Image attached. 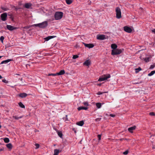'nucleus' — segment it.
<instances>
[{"instance_id": "37", "label": "nucleus", "mask_w": 155, "mask_h": 155, "mask_svg": "<svg viewBox=\"0 0 155 155\" xmlns=\"http://www.w3.org/2000/svg\"><path fill=\"white\" fill-rule=\"evenodd\" d=\"M44 39L45 40V41H47L50 39L49 37L48 36V37L45 38H44Z\"/></svg>"}, {"instance_id": "9", "label": "nucleus", "mask_w": 155, "mask_h": 155, "mask_svg": "<svg viewBox=\"0 0 155 155\" xmlns=\"http://www.w3.org/2000/svg\"><path fill=\"white\" fill-rule=\"evenodd\" d=\"M97 38L98 40H103L105 39V35H97Z\"/></svg>"}, {"instance_id": "47", "label": "nucleus", "mask_w": 155, "mask_h": 155, "mask_svg": "<svg viewBox=\"0 0 155 155\" xmlns=\"http://www.w3.org/2000/svg\"><path fill=\"white\" fill-rule=\"evenodd\" d=\"M110 116L112 117H114L115 116V114H110Z\"/></svg>"}, {"instance_id": "4", "label": "nucleus", "mask_w": 155, "mask_h": 155, "mask_svg": "<svg viewBox=\"0 0 155 155\" xmlns=\"http://www.w3.org/2000/svg\"><path fill=\"white\" fill-rule=\"evenodd\" d=\"M110 77V75L109 74H105L104 76H102L100 78H99L98 81H102L107 80L108 78Z\"/></svg>"}, {"instance_id": "20", "label": "nucleus", "mask_w": 155, "mask_h": 155, "mask_svg": "<svg viewBox=\"0 0 155 155\" xmlns=\"http://www.w3.org/2000/svg\"><path fill=\"white\" fill-rule=\"evenodd\" d=\"M117 45L115 44H112L111 45V48L113 49V50H115L117 49Z\"/></svg>"}, {"instance_id": "46", "label": "nucleus", "mask_w": 155, "mask_h": 155, "mask_svg": "<svg viewBox=\"0 0 155 155\" xmlns=\"http://www.w3.org/2000/svg\"><path fill=\"white\" fill-rule=\"evenodd\" d=\"M30 26H25L24 27V28L25 29H28L30 28Z\"/></svg>"}, {"instance_id": "48", "label": "nucleus", "mask_w": 155, "mask_h": 155, "mask_svg": "<svg viewBox=\"0 0 155 155\" xmlns=\"http://www.w3.org/2000/svg\"><path fill=\"white\" fill-rule=\"evenodd\" d=\"M97 94L98 95H101L102 94V93L100 91H99L98 92V93Z\"/></svg>"}, {"instance_id": "1", "label": "nucleus", "mask_w": 155, "mask_h": 155, "mask_svg": "<svg viewBox=\"0 0 155 155\" xmlns=\"http://www.w3.org/2000/svg\"><path fill=\"white\" fill-rule=\"evenodd\" d=\"M48 25L47 21H45L42 23L35 24L34 25L36 27H38L40 28H45L47 27Z\"/></svg>"}, {"instance_id": "41", "label": "nucleus", "mask_w": 155, "mask_h": 155, "mask_svg": "<svg viewBox=\"0 0 155 155\" xmlns=\"http://www.w3.org/2000/svg\"><path fill=\"white\" fill-rule=\"evenodd\" d=\"M101 135L100 134H99L97 135V137L98 138V140L99 141L100 140H101Z\"/></svg>"}, {"instance_id": "44", "label": "nucleus", "mask_w": 155, "mask_h": 155, "mask_svg": "<svg viewBox=\"0 0 155 155\" xmlns=\"http://www.w3.org/2000/svg\"><path fill=\"white\" fill-rule=\"evenodd\" d=\"M101 118H97L95 119V121L97 122L99 121H100V120H101Z\"/></svg>"}, {"instance_id": "32", "label": "nucleus", "mask_w": 155, "mask_h": 155, "mask_svg": "<svg viewBox=\"0 0 155 155\" xmlns=\"http://www.w3.org/2000/svg\"><path fill=\"white\" fill-rule=\"evenodd\" d=\"M4 39V37L3 36H2L0 38V40L1 41V42L3 43V40Z\"/></svg>"}, {"instance_id": "36", "label": "nucleus", "mask_w": 155, "mask_h": 155, "mask_svg": "<svg viewBox=\"0 0 155 155\" xmlns=\"http://www.w3.org/2000/svg\"><path fill=\"white\" fill-rule=\"evenodd\" d=\"M1 8L2 10H3L4 11H6L8 10V8H6L4 7H2Z\"/></svg>"}, {"instance_id": "17", "label": "nucleus", "mask_w": 155, "mask_h": 155, "mask_svg": "<svg viewBox=\"0 0 155 155\" xmlns=\"http://www.w3.org/2000/svg\"><path fill=\"white\" fill-rule=\"evenodd\" d=\"M76 124L78 126H82L84 124V122L83 120L77 122Z\"/></svg>"}, {"instance_id": "52", "label": "nucleus", "mask_w": 155, "mask_h": 155, "mask_svg": "<svg viewBox=\"0 0 155 155\" xmlns=\"http://www.w3.org/2000/svg\"><path fill=\"white\" fill-rule=\"evenodd\" d=\"M2 77L0 75V79L2 78Z\"/></svg>"}, {"instance_id": "10", "label": "nucleus", "mask_w": 155, "mask_h": 155, "mask_svg": "<svg viewBox=\"0 0 155 155\" xmlns=\"http://www.w3.org/2000/svg\"><path fill=\"white\" fill-rule=\"evenodd\" d=\"M28 94L25 93H21L18 94V96L21 98H24L26 97Z\"/></svg>"}, {"instance_id": "38", "label": "nucleus", "mask_w": 155, "mask_h": 155, "mask_svg": "<svg viewBox=\"0 0 155 155\" xmlns=\"http://www.w3.org/2000/svg\"><path fill=\"white\" fill-rule=\"evenodd\" d=\"M63 119L64 120H65V121L68 120V115H66L65 117L63 118Z\"/></svg>"}, {"instance_id": "22", "label": "nucleus", "mask_w": 155, "mask_h": 155, "mask_svg": "<svg viewBox=\"0 0 155 155\" xmlns=\"http://www.w3.org/2000/svg\"><path fill=\"white\" fill-rule=\"evenodd\" d=\"M19 106L22 108H25V106L21 102H19L18 103Z\"/></svg>"}, {"instance_id": "11", "label": "nucleus", "mask_w": 155, "mask_h": 155, "mask_svg": "<svg viewBox=\"0 0 155 155\" xmlns=\"http://www.w3.org/2000/svg\"><path fill=\"white\" fill-rule=\"evenodd\" d=\"M83 44L85 47H87L89 48H92L94 46V45L92 44H86L83 43Z\"/></svg>"}, {"instance_id": "27", "label": "nucleus", "mask_w": 155, "mask_h": 155, "mask_svg": "<svg viewBox=\"0 0 155 155\" xmlns=\"http://www.w3.org/2000/svg\"><path fill=\"white\" fill-rule=\"evenodd\" d=\"M58 136L61 138H62L63 134L61 131L58 132Z\"/></svg>"}, {"instance_id": "23", "label": "nucleus", "mask_w": 155, "mask_h": 155, "mask_svg": "<svg viewBox=\"0 0 155 155\" xmlns=\"http://www.w3.org/2000/svg\"><path fill=\"white\" fill-rule=\"evenodd\" d=\"M23 117V116H21L20 117H18L16 116H13V117L16 120H18L19 119H21Z\"/></svg>"}, {"instance_id": "15", "label": "nucleus", "mask_w": 155, "mask_h": 155, "mask_svg": "<svg viewBox=\"0 0 155 155\" xmlns=\"http://www.w3.org/2000/svg\"><path fill=\"white\" fill-rule=\"evenodd\" d=\"M83 64L87 66H89L91 64L90 61L89 60H87L84 62Z\"/></svg>"}, {"instance_id": "54", "label": "nucleus", "mask_w": 155, "mask_h": 155, "mask_svg": "<svg viewBox=\"0 0 155 155\" xmlns=\"http://www.w3.org/2000/svg\"><path fill=\"white\" fill-rule=\"evenodd\" d=\"M2 57V56H0V59Z\"/></svg>"}, {"instance_id": "49", "label": "nucleus", "mask_w": 155, "mask_h": 155, "mask_svg": "<svg viewBox=\"0 0 155 155\" xmlns=\"http://www.w3.org/2000/svg\"><path fill=\"white\" fill-rule=\"evenodd\" d=\"M152 32L154 33V34H155V29L152 30Z\"/></svg>"}, {"instance_id": "19", "label": "nucleus", "mask_w": 155, "mask_h": 155, "mask_svg": "<svg viewBox=\"0 0 155 155\" xmlns=\"http://www.w3.org/2000/svg\"><path fill=\"white\" fill-rule=\"evenodd\" d=\"M31 4L30 3H25V7L27 8H29L31 6Z\"/></svg>"}, {"instance_id": "3", "label": "nucleus", "mask_w": 155, "mask_h": 155, "mask_svg": "<svg viewBox=\"0 0 155 155\" xmlns=\"http://www.w3.org/2000/svg\"><path fill=\"white\" fill-rule=\"evenodd\" d=\"M115 12H116V18L119 19L121 17V12L120 8L117 7L115 9Z\"/></svg>"}, {"instance_id": "21", "label": "nucleus", "mask_w": 155, "mask_h": 155, "mask_svg": "<svg viewBox=\"0 0 155 155\" xmlns=\"http://www.w3.org/2000/svg\"><path fill=\"white\" fill-rule=\"evenodd\" d=\"M6 145L7 147L9 149H11L12 147V145L11 143L7 144Z\"/></svg>"}, {"instance_id": "25", "label": "nucleus", "mask_w": 155, "mask_h": 155, "mask_svg": "<svg viewBox=\"0 0 155 155\" xmlns=\"http://www.w3.org/2000/svg\"><path fill=\"white\" fill-rule=\"evenodd\" d=\"M67 4L70 5L72 2V0H65Z\"/></svg>"}, {"instance_id": "34", "label": "nucleus", "mask_w": 155, "mask_h": 155, "mask_svg": "<svg viewBox=\"0 0 155 155\" xmlns=\"http://www.w3.org/2000/svg\"><path fill=\"white\" fill-rule=\"evenodd\" d=\"M155 67V64L150 65V68L151 69H153Z\"/></svg>"}, {"instance_id": "55", "label": "nucleus", "mask_w": 155, "mask_h": 155, "mask_svg": "<svg viewBox=\"0 0 155 155\" xmlns=\"http://www.w3.org/2000/svg\"><path fill=\"white\" fill-rule=\"evenodd\" d=\"M11 87H13V86H11Z\"/></svg>"}, {"instance_id": "16", "label": "nucleus", "mask_w": 155, "mask_h": 155, "mask_svg": "<svg viewBox=\"0 0 155 155\" xmlns=\"http://www.w3.org/2000/svg\"><path fill=\"white\" fill-rule=\"evenodd\" d=\"M65 71L64 70H61L59 72L56 73V74L58 75H60L64 74L65 73Z\"/></svg>"}, {"instance_id": "6", "label": "nucleus", "mask_w": 155, "mask_h": 155, "mask_svg": "<svg viewBox=\"0 0 155 155\" xmlns=\"http://www.w3.org/2000/svg\"><path fill=\"white\" fill-rule=\"evenodd\" d=\"M7 15L6 13L5 12L1 15V20L3 21H5L7 19Z\"/></svg>"}, {"instance_id": "51", "label": "nucleus", "mask_w": 155, "mask_h": 155, "mask_svg": "<svg viewBox=\"0 0 155 155\" xmlns=\"http://www.w3.org/2000/svg\"><path fill=\"white\" fill-rule=\"evenodd\" d=\"M97 86H101V84H97Z\"/></svg>"}, {"instance_id": "30", "label": "nucleus", "mask_w": 155, "mask_h": 155, "mask_svg": "<svg viewBox=\"0 0 155 155\" xmlns=\"http://www.w3.org/2000/svg\"><path fill=\"white\" fill-rule=\"evenodd\" d=\"M56 75H57V74H56V73H55V74H53V73L49 74H48V76H56Z\"/></svg>"}, {"instance_id": "56", "label": "nucleus", "mask_w": 155, "mask_h": 155, "mask_svg": "<svg viewBox=\"0 0 155 155\" xmlns=\"http://www.w3.org/2000/svg\"><path fill=\"white\" fill-rule=\"evenodd\" d=\"M17 75H19V74H17Z\"/></svg>"}, {"instance_id": "29", "label": "nucleus", "mask_w": 155, "mask_h": 155, "mask_svg": "<svg viewBox=\"0 0 155 155\" xmlns=\"http://www.w3.org/2000/svg\"><path fill=\"white\" fill-rule=\"evenodd\" d=\"M141 68L140 67H139L138 68H137L135 69V70L136 73H138V72H139L141 70Z\"/></svg>"}, {"instance_id": "2", "label": "nucleus", "mask_w": 155, "mask_h": 155, "mask_svg": "<svg viewBox=\"0 0 155 155\" xmlns=\"http://www.w3.org/2000/svg\"><path fill=\"white\" fill-rule=\"evenodd\" d=\"M63 13L61 12H56L54 15L55 19L58 20L61 19L63 17Z\"/></svg>"}, {"instance_id": "8", "label": "nucleus", "mask_w": 155, "mask_h": 155, "mask_svg": "<svg viewBox=\"0 0 155 155\" xmlns=\"http://www.w3.org/2000/svg\"><path fill=\"white\" fill-rule=\"evenodd\" d=\"M6 27L8 30L10 31H12L17 28L16 27H14L9 25H7Z\"/></svg>"}, {"instance_id": "50", "label": "nucleus", "mask_w": 155, "mask_h": 155, "mask_svg": "<svg viewBox=\"0 0 155 155\" xmlns=\"http://www.w3.org/2000/svg\"><path fill=\"white\" fill-rule=\"evenodd\" d=\"M10 18L11 19L12 21H13V17L12 16H11L10 17Z\"/></svg>"}, {"instance_id": "43", "label": "nucleus", "mask_w": 155, "mask_h": 155, "mask_svg": "<svg viewBox=\"0 0 155 155\" xmlns=\"http://www.w3.org/2000/svg\"><path fill=\"white\" fill-rule=\"evenodd\" d=\"M144 61L146 62L149 61V58H145L144 59Z\"/></svg>"}, {"instance_id": "40", "label": "nucleus", "mask_w": 155, "mask_h": 155, "mask_svg": "<svg viewBox=\"0 0 155 155\" xmlns=\"http://www.w3.org/2000/svg\"><path fill=\"white\" fill-rule=\"evenodd\" d=\"M35 145L36 147L35 148L36 149H37L39 147V145L38 143H35Z\"/></svg>"}, {"instance_id": "12", "label": "nucleus", "mask_w": 155, "mask_h": 155, "mask_svg": "<svg viewBox=\"0 0 155 155\" xmlns=\"http://www.w3.org/2000/svg\"><path fill=\"white\" fill-rule=\"evenodd\" d=\"M136 127L135 126H134L133 127H129L128 129V131L131 133L133 132V130H135L136 128Z\"/></svg>"}, {"instance_id": "39", "label": "nucleus", "mask_w": 155, "mask_h": 155, "mask_svg": "<svg viewBox=\"0 0 155 155\" xmlns=\"http://www.w3.org/2000/svg\"><path fill=\"white\" fill-rule=\"evenodd\" d=\"M149 115L150 116H154L155 115V114L154 112H151L149 113Z\"/></svg>"}, {"instance_id": "31", "label": "nucleus", "mask_w": 155, "mask_h": 155, "mask_svg": "<svg viewBox=\"0 0 155 155\" xmlns=\"http://www.w3.org/2000/svg\"><path fill=\"white\" fill-rule=\"evenodd\" d=\"M83 104L85 106H88L89 105L88 102L87 101L83 102Z\"/></svg>"}, {"instance_id": "28", "label": "nucleus", "mask_w": 155, "mask_h": 155, "mask_svg": "<svg viewBox=\"0 0 155 155\" xmlns=\"http://www.w3.org/2000/svg\"><path fill=\"white\" fill-rule=\"evenodd\" d=\"M5 142L6 143H8L9 142V140L8 138H5L4 139Z\"/></svg>"}, {"instance_id": "5", "label": "nucleus", "mask_w": 155, "mask_h": 155, "mask_svg": "<svg viewBox=\"0 0 155 155\" xmlns=\"http://www.w3.org/2000/svg\"><path fill=\"white\" fill-rule=\"evenodd\" d=\"M122 50L121 49H116L115 50H112L111 51V54L113 55H117L121 54Z\"/></svg>"}, {"instance_id": "18", "label": "nucleus", "mask_w": 155, "mask_h": 155, "mask_svg": "<svg viewBox=\"0 0 155 155\" xmlns=\"http://www.w3.org/2000/svg\"><path fill=\"white\" fill-rule=\"evenodd\" d=\"M60 152L59 150L58 149H55L54 150V153L53 155H58Z\"/></svg>"}, {"instance_id": "13", "label": "nucleus", "mask_w": 155, "mask_h": 155, "mask_svg": "<svg viewBox=\"0 0 155 155\" xmlns=\"http://www.w3.org/2000/svg\"><path fill=\"white\" fill-rule=\"evenodd\" d=\"M12 60H13L12 59H7V60H4V61H2L0 63V64H6L8 62H9L10 61H12Z\"/></svg>"}, {"instance_id": "35", "label": "nucleus", "mask_w": 155, "mask_h": 155, "mask_svg": "<svg viewBox=\"0 0 155 155\" xmlns=\"http://www.w3.org/2000/svg\"><path fill=\"white\" fill-rule=\"evenodd\" d=\"M2 81L5 83H8V81H7L5 79H3L2 80Z\"/></svg>"}, {"instance_id": "53", "label": "nucleus", "mask_w": 155, "mask_h": 155, "mask_svg": "<svg viewBox=\"0 0 155 155\" xmlns=\"http://www.w3.org/2000/svg\"><path fill=\"white\" fill-rule=\"evenodd\" d=\"M1 126L0 125V129L1 128Z\"/></svg>"}, {"instance_id": "45", "label": "nucleus", "mask_w": 155, "mask_h": 155, "mask_svg": "<svg viewBox=\"0 0 155 155\" xmlns=\"http://www.w3.org/2000/svg\"><path fill=\"white\" fill-rule=\"evenodd\" d=\"M49 37L50 39H52V38H54L56 36H49Z\"/></svg>"}, {"instance_id": "26", "label": "nucleus", "mask_w": 155, "mask_h": 155, "mask_svg": "<svg viewBox=\"0 0 155 155\" xmlns=\"http://www.w3.org/2000/svg\"><path fill=\"white\" fill-rule=\"evenodd\" d=\"M96 106L98 108H100L101 106V104L100 103H97L96 104Z\"/></svg>"}, {"instance_id": "7", "label": "nucleus", "mask_w": 155, "mask_h": 155, "mask_svg": "<svg viewBox=\"0 0 155 155\" xmlns=\"http://www.w3.org/2000/svg\"><path fill=\"white\" fill-rule=\"evenodd\" d=\"M124 30L126 32L130 33L132 31V29L130 27L127 26H125L124 27Z\"/></svg>"}, {"instance_id": "33", "label": "nucleus", "mask_w": 155, "mask_h": 155, "mask_svg": "<svg viewBox=\"0 0 155 155\" xmlns=\"http://www.w3.org/2000/svg\"><path fill=\"white\" fill-rule=\"evenodd\" d=\"M78 56L77 55H74L73 56V59H75L78 58Z\"/></svg>"}, {"instance_id": "24", "label": "nucleus", "mask_w": 155, "mask_h": 155, "mask_svg": "<svg viewBox=\"0 0 155 155\" xmlns=\"http://www.w3.org/2000/svg\"><path fill=\"white\" fill-rule=\"evenodd\" d=\"M155 73V70L151 71L150 73L148 74V76H150L153 75Z\"/></svg>"}, {"instance_id": "14", "label": "nucleus", "mask_w": 155, "mask_h": 155, "mask_svg": "<svg viewBox=\"0 0 155 155\" xmlns=\"http://www.w3.org/2000/svg\"><path fill=\"white\" fill-rule=\"evenodd\" d=\"M88 109V107H83L81 106L79 107L78 108V109L79 111H80L81 110H87Z\"/></svg>"}, {"instance_id": "42", "label": "nucleus", "mask_w": 155, "mask_h": 155, "mask_svg": "<svg viewBox=\"0 0 155 155\" xmlns=\"http://www.w3.org/2000/svg\"><path fill=\"white\" fill-rule=\"evenodd\" d=\"M128 153V151L127 150L126 151L124 152L123 153V154L124 155H127V154Z\"/></svg>"}, {"instance_id": "57", "label": "nucleus", "mask_w": 155, "mask_h": 155, "mask_svg": "<svg viewBox=\"0 0 155 155\" xmlns=\"http://www.w3.org/2000/svg\"><path fill=\"white\" fill-rule=\"evenodd\" d=\"M106 115H107V114H106Z\"/></svg>"}]
</instances>
